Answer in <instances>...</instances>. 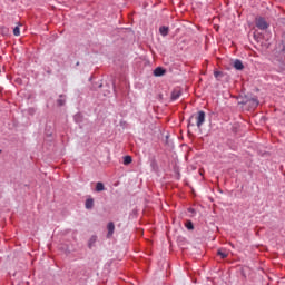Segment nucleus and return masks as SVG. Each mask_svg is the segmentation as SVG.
Wrapping results in <instances>:
<instances>
[{
	"mask_svg": "<svg viewBox=\"0 0 285 285\" xmlns=\"http://www.w3.org/2000/svg\"><path fill=\"white\" fill-rule=\"evenodd\" d=\"M217 255H219L222 259H226V257H228V252H226V249H218Z\"/></svg>",
	"mask_w": 285,
	"mask_h": 285,
	"instance_id": "obj_9",
	"label": "nucleus"
},
{
	"mask_svg": "<svg viewBox=\"0 0 285 285\" xmlns=\"http://www.w3.org/2000/svg\"><path fill=\"white\" fill-rule=\"evenodd\" d=\"M234 68L236 70H244V63L242 62V60H235L234 61Z\"/></svg>",
	"mask_w": 285,
	"mask_h": 285,
	"instance_id": "obj_7",
	"label": "nucleus"
},
{
	"mask_svg": "<svg viewBox=\"0 0 285 285\" xmlns=\"http://www.w3.org/2000/svg\"><path fill=\"white\" fill-rule=\"evenodd\" d=\"M181 97L180 89H174L171 92V101H177Z\"/></svg>",
	"mask_w": 285,
	"mask_h": 285,
	"instance_id": "obj_4",
	"label": "nucleus"
},
{
	"mask_svg": "<svg viewBox=\"0 0 285 285\" xmlns=\"http://www.w3.org/2000/svg\"><path fill=\"white\" fill-rule=\"evenodd\" d=\"M85 206L88 210H90V208H92L95 206V199H92V198L87 199L85 203Z\"/></svg>",
	"mask_w": 285,
	"mask_h": 285,
	"instance_id": "obj_8",
	"label": "nucleus"
},
{
	"mask_svg": "<svg viewBox=\"0 0 285 285\" xmlns=\"http://www.w3.org/2000/svg\"><path fill=\"white\" fill-rule=\"evenodd\" d=\"M13 35L14 37H19L21 35V29L19 27H14Z\"/></svg>",
	"mask_w": 285,
	"mask_h": 285,
	"instance_id": "obj_15",
	"label": "nucleus"
},
{
	"mask_svg": "<svg viewBox=\"0 0 285 285\" xmlns=\"http://www.w3.org/2000/svg\"><path fill=\"white\" fill-rule=\"evenodd\" d=\"M105 190V186H104V183H97L96 184V191L97 193H101Z\"/></svg>",
	"mask_w": 285,
	"mask_h": 285,
	"instance_id": "obj_11",
	"label": "nucleus"
},
{
	"mask_svg": "<svg viewBox=\"0 0 285 285\" xmlns=\"http://www.w3.org/2000/svg\"><path fill=\"white\" fill-rule=\"evenodd\" d=\"M58 105H60V106L66 105V99L63 98V96H60V99H58Z\"/></svg>",
	"mask_w": 285,
	"mask_h": 285,
	"instance_id": "obj_16",
	"label": "nucleus"
},
{
	"mask_svg": "<svg viewBox=\"0 0 285 285\" xmlns=\"http://www.w3.org/2000/svg\"><path fill=\"white\" fill-rule=\"evenodd\" d=\"M219 75H222V72L216 71V72L214 73V77H219Z\"/></svg>",
	"mask_w": 285,
	"mask_h": 285,
	"instance_id": "obj_17",
	"label": "nucleus"
},
{
	"mask_svg": "<svg viewBox=\"0 0 285 285\" xmlns=\"http://www.w3.org/2000/svg\"><path fill=\"white\" fill-rule=\"evenodd\" d=\"M164 75H166V70L161 67H157L155 70H154V76L155 77H164Z\"/></svg>",
	"mask_w": 285,
	"mask_h": 285,
	"instance_id": "obj_5",
	"label": "nucleus"
},
{
	"mask_svg": "<svg viewBox=\"0 0 285 285\" xmlns=\"http://www.w3.org/2000/svg\"><path fill=\"white\" fill-rule=\"evenodd\" d=\"M246 104H248L249 108H257V106H259V100H257V98H252L247 100Z\"/></svg>",
	"mask_w": 285,
	"mask_h": 285,
	"instance_id": "obj_6",
	"label": "nucleus"
},
{
	"mask_svg": "<svg viewBox=\"0 0 285 285\" xmlns=\"http://www.w3.org/2000/svg\"><path fill=\"white\" fill-rule=\"evenodd\" d=\"M124 164H125V166H128V164H132V157L125 156L124 157Z\"/></svg>",
	"mask_w": 285,
	"mask_h": 285,
	"instance_id": "obj_12",
	"label": "nucleus"
},
{
	"mask_svg": "<svg viewBox=\"0 0 285 285\" xmlns=\"http://www.w3.org/2000/svg\"><path fill=\"white\" fill-rule=\"evenodd\" d=\"M168 30H169V29H168V27H166V26L160 27V28H159V32H160L161 37H167Z\"/></svg>",
	"mask_w": 285,
	"mask_h": 285,
	"instance_id": "obj_10",
	"label": "nucleus"
},
{
	"mask_svg": "<svg viewBox=\"0 0 285 285\" xmlns=\"http://www.w3.org/2000/svg\"><path fill=\"white\" fill-rule=\"evenodd\" d=\"M107 229H108L107 237H108V239H110V237H112V235H115V223H112V222L108 223Z\"/></svg>",
	"mask_w": 285,
	"mask_h": 285,
	"instance_id": "obj_3",
	"label": "nucleus"
},
{
	"mask_svg": "<svg viewBox=\"0 0 285 285\" xmlns=\"http://www.w3.org/2000/svg\"><path fill=\"white\" fill-rule=\"evenodd\" d=\"M97 242V236H91L89 239V248H92Z\"/></svg>",
	"mask_w": 285,
	"mask_h": 285,
	"instance_id": "obj_13",
	"label": "nucleus"
},
{
	"mask_svg": "<svg viewBox=\"0 0 285 285\" xmlns=\"http://www.w3.org/2000/svg\"><path fill=\"white\" fill-rule=\"evenodd\" d=\"M204 121H206V112L198 111L190 116L188 126H197V128H202Z\"/></svg>",
	"mask_w": 285,
	"mask_h": 285,
	"instance_id": "obj_1",
	"label": "nucleus"
},
{
	"mask_svg": "<svg viewBox=\"0 0 285 285\" xmlns=\"http://www.w3.org/2000/svg\"><path fill=\"white\" fill-rule=\"evenodd\" d=\"M186 228L188 230H193L195 228V226L193 225V222L188 220L186 224H185Z\"/></svg>",
	"mask_w": 285,
	"mask_h": 285,
	"instance_id": "obj_14",
	"label": "nucleus"
},
{
	"mask_svg": "<svg viewBox=\"0 0 285 285\" xmlns=\"http://www.w3.org/2000/svg\"><path fill=\"white\" fill-rule=\"evenodd\" d=\"M255 24H256V28H258V30H268V28H269V24L266 21V19H264L262 17L256 18Z\"/></svg>",
	"mask_w": 285,
	"mask_h": 285,
	"instance_id": "obj_2",
	"label": "nucleus"
}]
</instances>
